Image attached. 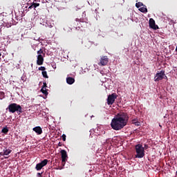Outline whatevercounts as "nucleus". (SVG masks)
<instances>
[{"mask_svg":"<svg viewBox=\"0 0 177 177\" xmlns=\"http://www.w3.org/2000/svg\"><path fill=\"white\" fill-rule=\"evenodd\" d=\"M109 63V58L107 56L102 57L100 59V64L101 66H106Z\"/></svg>","mask_w":177,"mask_h":177,"instance_id":"8","label":"nucleus"},{"mask_svg":"<svg viewBox=\"0 0 177 177\" xmlns=\"http://www.w3.org/2000/svg\"><path fill=\"white\" fill-rule=\"evenodd\" d=\"M78 9H81V8H78V6L75 7V10H78Z\"/></svg>","mask_w":177,"mask_h":177,"instance_id":"31","label":"nucleus"},{"mask_svg":"<svg viewBox=\"0 0 177 177\" xmlns=\"http://www.w3.org/2000/svg\"><path fill=\"white\" fill-rule=\"evenodd\" d=\"M129 120V116L128 113L120 112L112 119L111 127L114 131H121L124 127H127Z\"/></svg>","mask_w":177,"mask_h":177,"instance_id":"1","label":"nucleus"},{"mask_svg":"<svg viewBox=\"0 0 177 177\" xmlns=\"http://www.w3.org/2000/svg\"><path fill=\"white\" fill-rule=\"evenodd\" d=\"M6 110H8L9 113H12V114H15L16 112L18 114H21V113H23V108H21V106L16 103L10 104Z\"/></svg>","mask_w":177,"mask_h":177,"instance_id":"2","label":"nucleus"},{"mask_svg":"<svg viewBox=\"0 0 177 177\" xmlns=\"http://www.w3.org/2000/svg\"><path fill=\"white\" fill-rule=\"evenodd\" d=\"M136 153L135 155L136 158H143L145 157V147L143 145L140 144H138L135 146Z\"/></svg>","mask_w":177,"mask_h":177,"instance_id":"3","label":"nucleus"},{"mask_svg":"<svg viewBox=\"0 0 177 177\" xmlns=\"http://www.w3.org/2000/svg\"><path fill=\"white\" fill-rule=\"evenodd\" d=\"M149 28H152V30H158V26L156 24V21L153 18L149 19Z\"/></svg>","mask_w":177,"mask_h":177,"instance_id":"7","label":"nucleus"},{"mask_svg":"<svg viewBox=\"0 0 177 177\" xmlns=\"http://www.w3.org/2000/svg\"><path fill=\"white\" fill-rule=\"evenodd\" d=\"M5 98V93L3 91H0V99L2 100V99Z\"/></svg>","mask_w":177,"mask_h":177,"instance_id":"19","label":"nucleus"},{"mask_svg":"<svg viewBox=\"0 0 177 177\" xmlns=\"http://www.w3.org/2000/svg\"><path fill=\"white\" fill-rule=\"evenodd\" d=\"M0 56H2V54L0 53Z\"/></svg>","mask_w":177,"mask_h":177,"instance_id":"33","label":"nucleus"},{"mask_svg":"<svg viewBox=\"0 0 177 177\" xmlns=\"http://www.w3.org/2000/svg\"><path fill=\"white\" fill-rule=\"evenodd\" d=\"M66 134H63V135H62V140H63L64 142H66Z\"/></svg>","mask_w":177,"mask_h":177,"instance_id":"27","label":"nucleus"},{"mask_svg":"<svg viewBox=\"0 0 177 177\" xmlns=\"http://www.w3.org/2000/svg\"><path fill=\"white\" fill-rule=\"evenodd\" d=\"M33 131L37 133V135H41L42 134V128L41 127L37 126L33 128Z\"/></svg>","mask_w":177,"mask_h":177,"instance_id":"10","label":"nucleus"},{"mask_svg":"<svg viewBox=\"0 0 177 177\" xmlns=\"http://www.w3.org/2000/svg\"><path fill=\"white\" fill-rule=\"evenodd\" d=\"M48 162H49V160L48 159H44V160H42L40 163V165H41V166L45 167L46 165H48Z\"/></svg>","mask_w":177,"mask_h":177,"instance_id":"13","label":"nucleus"},{"mask_svg":"<svg viewBox=\"0 0 177 177\" xmlns=\"http://www.w3.org/2000/svg\"><path fill=\"white\" fill-rule=\"evenodd\" d=\"M134 125H136V127H140V122H139L138 120L137 122L134 124Z\"/></svg>","mask_w":177,"mask_h":177,"instance_id":"26","label":"nucleus"},{"mask_svg":"<svg viewBox=\"0 0 177 177\" xmlns=\"http://www.w3.org/2000/svg\"><path fill=\"white\" fill-rule=\"evenodd\" d=\"M2 133H5V135L8 134V132H9V129L8 128V127H5L2 129L1 130Z\"/></svg>","mask_w":177,"mask_h":177,"instance_id":"15","label":"nucleus"},{"mask_svg":"<svg viewBox=\"0 0 177 177\" xmlns=\"http://www.w3.org/2000/svg\"><path fill=\"white\" fill-rule=\"evenodd\" d=\"M38 177H42V173H37Z\"/></svg>","mask_w":177,"mask_h":177,"instance_id":"29","label":"nucleus"},{"mask_svg":"<svg viewBox=\"0 0 177 177\" xmlns=\"http://www.w3.org/2000/svg\"><path fill=\"white\" fill-rule=\"evenodd\" d=\"M46 82L43 83V86L41 88H46Z\"/></svg>","mask_w":177,"mask_h":177,"instance_id":"28","label":"nucleus"},{"mask_svg":"<svg viewBox=\"0 0 177 177\" xmlns=\"http://www.w3.org/2000/svg\"><path fill=\"white\" fill-rule=\"evenodd\" d=\"M136 6L138 8H140V6H143V3H142V2L136 3Z\"/></svg>","mask_w":177,"mask_h":177,"instance_id":"21","label":"nucleus"},{"mask_svg":"<svg viewBox=\"0 0 177 177\" xmlns=\"http://www.w3.org/2000/svg\"><path fill=\"white\" fill-rule=\"evenodd\" d=\"M41 74L44 78H49V76H48V73L46 72V71H42Z\"/></svg>","mask_w":177,"mask_h":177,"instance_id":"18","label":"nucleus"},{"mask_svg":"<svg viewBox=\"0 0 177 177\" xmlns=\"http://www.w3.org/2000/svg\"><path fill=\"white\" fill-rule=\"evenodd\" d=\"M12 153V149H3V152H0L1 156H9Z\"/></svg>","mask_w":177,"mask_h":177,"instance_id":"11","label":"nucleus"},{"mask_svg":"<svg viewBox=\"0 0 177 177\" xmlns=\"http://www.w3.org/2000/svg\"><path fill=\"white\" fill-rule=\"evenodd\" d=\"M37 55H44L45 53H44V50L42 48H40L38 51H37Z\"/></svg>","mask_w":177,"mask_h":177,"instance_id":"20","label":"nucleus"},{"mask_svg":"<svg viewBox=\"0 0 177 177\" xmlns=\"http://www.w3.org/2000/svg\"><path fill=\"white\" fill-rule=\"evenodd\" d=\"M41 168H44L41 163H38L36 165L35 169L37 171H41Z\"/></svg>","mask_w":177,"mask_h":177,"instance_id":"16","label":"nucleus"},{"mask_svg":"<svg viewBox=\"0 0 177 177\" xmlns=\"http://www.w3.org/2000/svg\"><path fill=\"white\" fill-rule=\"evenodd\" d=\"M61 156H62V167H64L66 165V161H67V158H68V156H67V151L66 150L62 149L60 151Z\"/></svg>","mask_w":177,"mask_h":177,"instance_id":"6","label":"nucleus"},{"mask_svg":"<svg viewBox=\"0 0 177 177\" xmlns=\"http://www.w3.org/2000/svg\"><path fill=\"white\" fill-rule=\"evenodd\" d=\"M165 76V72L161 71L160 72H158L154 77V81L156 82H158V81H161L162 80H164V77Z\"/></svg>","mask_w":177,"mask_h":177,"instance_id":"5","label":"nucleus"},{"mask_svg":"<svg viewBox=\"0 0 177 177\" xmlns=\"http://www.w3.org/2000/svg\"><path fill=\"white\" fill-rule=\"evenodd\" d=\"M164 77H165V78H166V79H167V78H168V77H167V75H165V76H164Z\"/></svg>","mask_w":177,"mask_h":177,"instance_id":"32","label":"nucleus"},{"mask_svg":"<svg viewBox=\"0 0 177 177\" xmlns=\"http://www.w3.org/2000/svg\"><path fill=\"white\" fill-rule=\"evenodd\" d=\"M39 71H45V70H46V68H45V66H40L39 67Z\"/></svg>","mask_w":177,"mask_h":177,"instance_id":"22","label":"nucleus"},{"mask_svg":"<svg viewBox=\"0 0 177 177\" xmlns=\"http://www.w3.org/2000/svg\"><path fill=\"white\" fill-rule=\"evenodd\" d=\"M37 64L38 66H42L44 64V56L42 55H37Z\"/></svg>","mask_w":177,"mask_h":177,"instance_id":"9","label":"nucleus"},{"mask_svg":"<svg viewBox=\"0 0 177 177\" xmlns=\"http://www.w3.org/2000/svg\"><path fill=\"white\" fill-rule=\"evenodd\" d=\"M139 10L140 12H142V13H147V8H146V6H143V7L140 8Z\"/></svg>","mask_w":177,"mask_h":177,"instance_id":"14","label":"nucleus"},{"mask_svg":"<svg viewBox=\"0 0 177 177\" xmlns=\"http://www.w3.org/2000/svg\"><path fill=\"white\" fill-rule=\"evenodd\" d=\"M138 121V119H133V120H131V124H135L136 122H137Z\"/></svg>","mask_w":177,"mask_h":177,"instance_id":"25","label":"nucleus"},{"mask_svg":"<svg viewBox=\"0 0 177 177\" xmlns=\"http://www.w3.org/2000/svg\"><path fill=\"white\" fill-rule=\"evenodd\" d=\"M75 21H77V23H84V21L81 19H76Z\"/></svg>","mask_w":177,"mask_h":177,"instance_id":"24","label":"nucleus"},{"mask_svg":"<svg viewBox=\"0 0 177 177\" xmlns=\"http://www.w3.org/2000/svg\"><path fill=\"white\" fill-rule=\"evenodd\" d=\"M118 97V95H117V93H113L109 95H108L107 97V104L108 106H111L113 104H114V102H115V99H117V97Z\"/></svg>","mask_w":177,"mask_h":177,"instance_id":"4","label":"nucleus"},{"mask_svg":"<svg viewBox=\"0 0 177 177\" xmlns=\"http://www.w3.org/2000/svg\"><path fill=\"white\" fill-rule=\"evenodd\" d=\"M32 8H34V6H33V4H32L30 6H29L28 7V9L30 10H31V9H32Z\"/></svg>","mask_w":177,"mask_h":177,"instance_id":"30","label":"nucleus"},{"mask_svg":"<svg viewBox=\"0 0 177 177\" xmlns=\"http://www.w3.org/2000/svg\"><path fill=\"white\" fill-rule=\"evenodd\" d=\"M33 5V8L35 9V8H38V6H39V3H32Z\"/></svg>","mask_w":177,"mask_h":177,"instance_id":"23","label":"nucleus"},{"mask_svg":"<svg viewBox=\"0 0 177 177\" xmlns=\"http://www.w3.org/2000/svg\"><path fill=\"white\" fill-rule=\"evenodd\" d=\"M66 82L68 85H73V84L75 82V79H74V77H68L66 78Z\"/></svg>","mask_w":177,"mask_h":177,"instance_id":"12","label":"nucleus"},{"mask_svg":"<svg viewBox=\"0 0 177 177\" xmlns=\"http://www.w3.org/2000/svg\"><path fill=\"white\" fill-rule=\"evenodd\" d=\"M41 92L43 95H45L46 96H48V89H46V88H41Z\"/></svg>","mask_w":177,"mask_h":177,"instance_id":"17","label":"nucleus"}]
</instances>
